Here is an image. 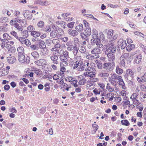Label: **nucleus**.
<instances>
[{"mask_svg": "<svg viewBox=\"0 0 146 146\" xmlns=\"http://www.w3.org/2000/svg\"><path fill=\"white\" fill-rule=\"evenodd\" d=\"M121 76L115 73L113 74H111L109 79V81L112 85L116 86L117 83H118L117 80L118 81L119 79L120 80Z\"/></svg>", "mask_w": 146, "mask_h": 146, "instance_id": "nucleus-1", "label": "nucleus"}, {"mask_svg": "<svg viewBox=\"0 0 146 146\" xmlns=\"http://www.w3.org/2000/svg\"><path fill=\"white\" fill-rule=\"evenodd\" d=\"M134 76V72L130 69L127 70L126 74L124 76L125 80L128 82H130Z\"/></svg>", "mask_w": 146, "mask_h": 146, "instance_id": "nucleus-2", "label": "nucleus"}, {"mask_svg": "<svg viewBox=\"0 0 146 146\" xmlns=\"http://www.w3.org/2000/svg\"><path fill=\"white\" fill-rule=\"evenodd\" d=\"M139 50H138L133 53V56L135 57L134 61L137 64L139 63L142 58V56L139 53Z\"/></svg>", "mask_w": 146, "mask_h": 146, "instance_id": "nucleus-3", "label": "nucleus"}, {"mask_svg": "<svg viewBox=\"0 0 146 146\" xmlns=\"http://www.w3.org/2000/svg\"><path fill=\"white\" fill-rule=\"evenodd\" d=\"M116 47L113 44H109V48L106 50L105 53H114L116 50Z\"/></svg>", "mask_w": 146, "mask_h": 146, "instance_id": "nucleus-4", "label": "nucleus"}, {"mask_svg": "<svg viewBox=\"0 0 146 146\" xmlns=\"http://www.w3.org/2000/svg\"><path fill=\"white\" fill-rule=\"evenodd\" d=\"M91 43L92 45H94L95 44L99 48H101L103 45L101 43L100 39L99 38L97 39L92 38L91 39Z\"/></svg>", "mask_w": 146, "mask_h": 146, "instance_id": "nucleus-5", "label": "nucleus"}, {"mask_svg": "<svg viewBox=\"0 0 146 146\" xmlns=\"http://www.w3.org/2000/svg\"><path fill=\"white\" fill-rule=\"evenodd\" d=\"M103 68L106 69L108 71H111L113 70L114 66L110 63H106L103 64Z\"/></svg>", "mask_w": 146, "mask_h": 146, "instance_id": "nucleus-6", "label": "nucleus"}, {"mask_svg": "<svg viewBox=\"0 0 146 146\" xmlns=\"http://www.w3.org/2000/svg\"><path fill=\"white\" fill-rule=\"evenodd\" d=\"M118 44L119 46H120L122 49H124L125 47L127 46V43L125 40H123L122 38H120L118 42Z\"/></svg>", "mask_w": 146, "mask_h": 146, "instance_id": "nucleus-7", "label": "nucleus"}, {"mask_svg": "<svg viewBox=\"0 0 146 146\" xmlns=\"http://www.w3.org/2000/svg\"><path fill=\"white\" fill-rule=\"evenodd\" d=\"M94 65L95 64L92 63H87L85 70L86 69L88 71L90 72L95 71V69L93 67Z\"/></svg>", "mask_w": 146, "mask_h": 146, "instance_id": "nucleus-8", "label": "nucleus"}, {"mask_svg": "<svg viewBox=\"0 0 146 146\" xmlns=\"http://www.w3.org/2000/svg\"><path fill=\"white\" fill-rule=\"evenodd\" d=\"M56 53H54V55L50 56V58L54 64H58L59 63V60L58 56L56 55Z\"/></svg>", "mask_w": 146, "mask_h": 146, "instance_id": "nucleus-9", "label": "nucleus"}, {"mask_svg": "<svg viewBox=\"0 0 146 146\" xmlns=\"http://www.w3.org/2000/svg\"><path fill=\"white\" fill-rule=\"evenodd\" d=\"M23 16L25 18L28 19H31L32 17V15L31 12L29 11H25L23 12Z\"/></svg>", "mask_w": 146, "mask_h": 146, "instance_id": "nucleus-10", "label": "nucleus"}, {"mask_svg": "<svg viewBox=\"0 0 146 146\" xmlns=\"http://www.w3.org/2000/svg\"><path fill=\"white\" fill-rule=\"evenodd\" d=\"M35 64L38 66L43 65L46 64V60L44 59H41L35 61Z\"/></svg>", "mask_w": 146, "mask_h": 146, "instance_id": "nucleus-11", "label": "nucleus"}, {"mask_svg": "<svg viewBox=\"0 0 146 146\" xmlns=\"http://www.w3.org/2000/svg\"><path fill=\"white\" fill-rule=\"evenodd\" d=\"M98 75L99 77L106 78L109 76V74L105 71L102 70L99 72Z\"/></svg>", "mask_w": 146, "mask_h": 146, "instance_id": "nucleus-12", "label": "nucleus"}, {"mask_svg": "<svg viewBox=\"0 0 146 146\" xmlns=\"http://www.w3.org/2000/svg\"><path fill=\"white\" fill-rule=\"evenodd\" d=\"M89 54L86 56V58L91 60H93L99 58L100 57L99 54Z\"/></svg>", "mask_w": 146, "mask_h": 146, "instance_id": "nucleus-13", "label": "nucleus"}, {"mask_svg": "<svg viewBox=\"0 0 146 146\" xmlns=\"http://www.w3.org/2000/svg\"><path fill=\"white\" fill-rule=\"evenodd\" d=\"M100 48L96 46V47L94 48L91 51V54H100L102 52V50L100 49Z\"/></svg>", "mask_w": 146, "mask_h": 146, "instance_id": "nucleus-14", "label": "nucleus"}, {"mask_svg": "<svg viewBox=\"0 0 146 146\" xmlns=\"http://www.w3.org/2000/svg\"><path fill=\"white\" fill-rule=\"evenodd\" d=\"M68 33L70 35L73 36H77L78 33L76 30L69 29L68 31Z\"/></svg>", "mask_w": 146, "mask_h": 146, "instance_id": "nucleus-15", "label": "nucleus"}, {"mask_svg": "<svg viewBox=\"0 0 146 146\" xmlns=\"http://www.w3.org/2000/svg\"><path fill=\"white\" fill-rule=\"evenodd\" d=\"M25 56L23 53L19 54L18 55V59L21 63H23L25 62Z\"/></svg>", "mask_w": 146, "mask_h": 146, "instance_id": "nucleus-16", "label": "nucleus"}, {"mask_svg": "<svg viewBox=\"0 0 146 146\" xmlns=\"http://www.w3.org/2000/svg\"><path fill=\"white\" fill-rule=\"evenodd\" d=\"M7 60L9 63L12 64L16 61V59L14 56H9L7 58Z\"/></svg>", "mask_w": 146, "mask_h": 146, "instance_id": "nucleus-17", "label": "nucleus"}, {"mask_svg": "<svg viewBox=\"0 0 146 146\" xmlns=\"http://www.w3.org/2000/svg\"><path fill=\"white\" fill-rule=\"evenodd\" d=\"M92 38L97 39L98 38V33L97 31L95 29L92 30Z\"/></svg>", "mask_w": 146, "mask_h": 146, "instance_id": "nucleus-18", "label": "nucleus"}, {"mask_svg": "<svg viewBox=\"0 0 146 146\" xmlns=\"http://www.w3.org/2000/svg\"><path fill=\"white\" fill-rule=\"evenodd\" d=\"M96 73L95 72H85L84 75L88 77H90V78H92L95 76Z\"/></svg>", "mask_w": 146, "mask_h": 146, "instance_id": "nucleus-19", "label": "nucleus"}, {"mask_svg": "<svg viewBox=\"0 0 146 146\" xmlns=\"http://www.w3.org/2000/svg\"><path fill=\"white\" fill-rule=\"evenodd\" d=\"M107 55L109 60L113 61L115 60V55L114 53H105Z\"/></svg>", "mask_w": 146, "mask_h": 146, "instance_id": "nucleus-20", "label": "nucleus"}, {"mask_svg": "<svg viewBox=\"0 0 146 146\" xmlns=\"http://www.w3.org/2000/svg\"><path fill=\"white\" fill-rule=\"evenodd\" d=\"M82 61L81 60H77L74 62V66L73 67V69L74 70L77 68Z\"/></svg>", "mask_w": 146, "mask_h": 146, "instance_id": "nucleus-21", "label": "nucleus"}, {"mask_svg": "<svg viewBox=\"0 0 146 146\" xmlns=\"http://www.w3.org/2000/svg\"><path fill=\"white\" fill-rule=\"evenodd\" d=\"M120 79V80L119 79L117 81L118 82V83L119 85L121 86V87L123 89L125 90V84L121 76Z\"/></svg>", "mask_w": 146, "mask_h": 146, "instance_id": "nucleus-22", "label": "nucleus"}, {"mask_svg": "<svg viewBox=\"0 0 146 146\" xmlns=\"http://www.w3.org/2000/svg\"><path fill=\"white\" fill-rule=\"evenodd\" d=\"M105 31L106 32H108L107 33V37L108 38H110L112 37V35H113V31L112 30H107L106 29L105 30Z\"/></svg>", "mask_w": 146, "mask_h": 146, "instance_id": "nucleus-23", "label": "nucleus"}, {"mask_svg": "<svg viewBox=\"0 0 146 146\" xmlns=\"http://www.w3.org/2000/svg\"><path fill=\"white\" fill-rule=\"evenodd\" d=\"M39 44V46L40 48L44 49L46 47V45L44 42L41 40H39L38 42Z\"/></svg>", "mask_w": 146, "mask_h": 146, "instance_id": "nucleus-24", "label": "nucleus"}, {"mask_svg": "<svg viewBox=\"0 0 146 146\" xmlns=\"http://www.w3.org/2000/svg\"><path fill=\"white\" fill-rule=\"evenodd\" d=\"M85 68V65L83 64V62L81 63L80 65H79L76 70L78 71H82L84 70Z\"/></svg>", "mask_w": 146, "mask_h": 146, "instance_id": "nucleus-25", "label": "nucleus"}, {"mask_svg": "<svg viewBox=\"0 0 146 146\" xmlns=\"http://www.w3.org/2000/svg\"><path fill=\"white\" fill-rule=\"evenodd\" d=\"M135 48V46L133 44L128 45L126 47V50L128 51H130Z\"/></svg>", "mask_w": 146, "mask_h": 146, "instance_id": "nucleus-26", "label": "nucleus"}, {"mask_svg": "<svg viewBox=\"0 0 146 146\" xmlns=\"http://www.w3.org/2000/svg\"><path fill=\"white\" fill-rule=\"evenodd\" d=\"M115 72L118 74L121 75L123 72V70L121 68H120L119 66H117L116 68Z\"/></svg>", "mask_w": 146, "mask_h": 146, "instance_id": "nucleus-27", "label": "nucleus"}, {"mask_svg": "<svg viewBox=\"0 0 146 146\" xmlns=\"http://www.w3.org/2000/svg\"><path fill=\"white\" fill-rule=\"evenodd\" d=\"M31 55L35 59H37L39 57V54L36 51L32 52L31 53Z\"/></svg>", "mask_w": 146, "mask_h": 146, "instance_id": "nucleus-28", "label": "nucleus"}, {"mask_svg": "<svg viewBox=\"0 0 146 146\" xmlns=\"http://www.w3.org/2000/svg\"><path fill=\"white\" fill-rule=\"evenodd\" d=\"M75 29L77 31L81 32L84 29L83 25L82 24H80L79 25L76 26L75 28Z\"/></svg>", "mask_w": 146, "mask_h": 146, "instance_id": "nucleus-29", "label": "nucleus"}, {"mask_svg": "<svg viewBox=\"0 0 146 146\" xmlns=\"http://www.w3.org/2000/svg\"><path fill=\"white\" fill-rule=\"evenodd\" d=\"M31 35L35 37H37L40 35V33L36 31H32L31 32Z\"/></svg>", "mask_w": 146, "mask_h": 146, "instance_id": "nucleus-30", "label": "nucleus"}, {"mask_svg": "<svg viewBox=\"0 0 146 146\" xmlns=\"http://www.w3.org/2000/svg\"><path fill=\"white\" fill-rule=\"evenodd\" d=\"M57 35L56 31L55 30L52 31L50 33V36L51 38H54L57 36Z\"/></svg>", "mask_w": 146, "mask_h": 146, "instance_id": "nucleus-31", "label": "nucleus"}, {"mask_svg": "<svg viewBox=\"0 0 146 146\" xmlns=\"http://www.w3.org/2000/svg\"><path fill=\"white\" fill-rule=\"evenodd\" d=\"M1 43L0 44V45L1 47V48L3 49L4 48L5 46V43H7L9 42V41H6V40H3L2 39L1 40Z\"/></svg>", "mask_w": 146, "mask_h": 146, "instance_id": "nucleus-32", "label": "nucleus"}, {"mask_svg": "<svg viewBox=\"0 0 146 146\" xmlns=\"http://www.w3.org/2000/svg\"><path fill=\"white\" fill-rule=\"evenodd\" d=\"M52 44L54 45V46L58 45V46H61V44L60 43V41L57 39H53L52 40Z\"/></svg>", "mask_w": 146, "mask_h": 146, "instance_id": "nucleus-33", "label": "nucleus"}, {"mask_svg": "<svg viewBox=\"0 0 146 146\" xmlns=\"http://www.w3.org/2000/svg\"><path fill=\"white\" fill-rule=\"evenodd\" d=\"M106 88L110 92H112L114 90L113 87H111L109 83H108L107 85Z\"/></svg>", "mask_w": 146, "mask_h": 146, "instance_id": "nucleus-34", "label": "nucleus"}, {"mask_svg": "<svg viewBox=\"0 0 146 146\" xmlns=\"http://www.w3.org/2000/svg\"><path fill=\"white\" fill-rule=\"evenodd\" d=\"M129 54L128 53L123 54L121 56V58H123L125 60H128L129 58Z\"/></svg>", "mask_w": 146, "mask_h": 146, "instance_id": "nucleus-35", "label": "nucleus"}, {"mask_svg": "<svg viewBox=\"0 0 146 146\" xmlns=\"http://www.w3.org/2000/svg\"><path fill=\"white\" fill-rule=\"evenodd\" d=\"M84 32L88 35L90 36L91 34V29L90 27L87 28L85 29Z\"/></svg>", "mask_w": 146, "mask_h": 146, "instance_id": "nucleus-36", "label": "nucleus"}, {"mask_svg": "<svg viewBox=\"0 0 146 146\" xmlns=\"http://www.w3.org/2000/svg\"><path fill=\"white\" fill-rule=\"evenodd\" d=\"M121 122L122 124L123 125L128 126L130 125V123L126 119H123L121 121Z\"/></svg>", "mask_w": 146, "mask_h": 146, "instance_id": "nucleus-37", "label": "nucleus"}, {"mask_svg": "<svg viewBox=\"0 0 146 146\" xmlns=\"http://www.w3.org/2000/svg\"><path fill=\"white\" fill-rule=\"evenodd\" d=\"M120 60L119 64L121 66V67H124L125 65V60L123 58H121V57L120 58Z\"/></svg>", "mask_w": 146, "mask_h": 146, "instance_id": "nucleus-38", "label": "nucleus"}, {"mask_svg": "<svg viewBox=\"0 0 146 146\" xmlns=\"http://www.w3.org/2000/svg\"><path fill=\"white\" fill-rule=\"evenodd\" d=\"M87 83L86 87L88 89H89L94 84V83L91 81V80H88L87 82Z\"/></svg>", "mask_w": 146, "mask_h": 146, "instance_id": "nucleus-39", "label": "nucleus"}, {"mask_svg": "<svg viewBox=\"0 0 146 146\" xmlns=\"http://www.w3.org/2000/svg\"><path fill=\"white\" fill-rule=\"evenodd\" d=\"M3 37L4 38L3 40H6V41H8L7 40H10L11 37L7 33H4L3 35Z\"/></svg>", "mask_w": 146, "mask_h": 146, "instance_id": "nucleus-40", "label": "nucleus"}, {"mask_svg": "<svg viewBox=\"0 0 146 146\" xmlns=\"http://www.w3.org/2000/svg\"><path fill=\"white\" fill-rule=\"evenodd\" d=\"M9 19L7 17H2L0 18V23H4L8 21Z\"/></svg>", "mask_w": 146, "mask_h": 146, "instance_id": "nucleus-41", "label": "nucleus"}, {"mask_svg": "<svg viewBox=\"0 0 146 146\" xmlns=\"http://www.w3.org/2000/svg\"><path fill=\"white\" fill-rule=\"evenodd\" d=\"M78 52V50L77 46H74V48L73 50L72 51V53L74 56L77 55Z\"/></svg>", "mask_w": 146, "mask_h": 146, "instance_id": "nucleus-42", "label": "nucleus"}, {"mask_svg": "<svg viewBox=\"0 0 146 146\" xmlns=\"http://www.w3.org/2000/svg\"><path fill=\"white\" fill-rule=\"evenodd\" d=\"M22 35L24 38H27L29 36L28 31L26 30H24L23 32Z\"/></svg>", "mask_w": 146, "mask_h": 146, "instance_id": "nucleus-43", "label": "nucleus"}, {"mask_svg": "<svg viewBox=\"0 0 146 146\" xmlns=\"http://www.w3.org/2000/svg\"><path fill=\"white\" fill-rule=\"evenodd\" d=\"M138 95V93H133L131 95L130 98L132 100L134 99H136Z\"/></svg>", "mask_w": 146, "mask_h": 146, "instance_id": "nucleus-44", "label": "nucleus"}, {"mask_svg": "<svg viewBox=\"0 0 146 146\" xmlns=\"http://www.w3.org/2000/svg\"><path fill=\"white\" fill-rule=\"evenodd\" d=\"M136 107L139 109L140 111H142L143 108V106L141 103L139 104L138 105H137Z\"/></svg>", "mask_w": 146, "mask_h": 146, "instance_id": "nucleus-45", "label": "nucleus"}, {"mask_svg": "<svg viewBox=\"0 0 146 146\" xmlns=\"http://www.w3.org/2000/svg\"><path fill=\"white\" fill-rule=\"evenodd\" d=\"M59 58L60 60L62 61H67L68 60L67 57L62 55V54L60 55Z\"/></svg>", "mask_w": 146, "mask_h": 146, "instance_id": "nucleus-46", "label": "nucleus"}, {"mask_svg": "<svg viewBox=\"0 0 146 146\" xmlns=\"http://www.w3.org/2000/svg\"><path fill=\"white\" fill-rule=\"evenodd\" d=\"M37 25L39 27L42 28L44 26V23L43 21H40L38 23Z\"/></svg>", "mask_w": 146, "mask_h": 146, "instance_id": "nucleus-47", "label": "nucleus"}, {"mask_svg": "<svg viewBox=\"0 0 146 146\" xmlns=\"http://www.w3.org/2000/svg\"><path fill=\"white\" fill-rule=\"evenodd\" d=\"M80 35L83 40L86 41L88 40L86 35L84 33H81Z\"/></svg>", "mask_w": 146, "mask_h": 146, "instance_id": "nucleus-48", "label": "nucleus"}, {"mask_svg": "<svg viewBox=\"0 0 146 146\" xmlns=\"http://www.w3.org/2000/svg\"><path fill=\"white\" fill-rule=\"evenodd\" d=\"M79 51L82 53H84L86 51V49L84 47L81 46L79 48H78Z\"/></svg>", "mask_w": 146, "mask_h": 146, "instance_id": "nucleus-49", "label": "nucleus"}, {"mask_svg": "<svg viewBox=\"0 0 146 146\" xmlns=\"http://www.w3.org/2000/svg\"><path fill=\"white\" fill-rule=\"evenodd\" d=\"M86 82V80L85 78H82L80 80L78 83L80 85H83Z\"/></svg>", "mask_w": 146, "mask_h": 146, "instance_id": "nucleus-50", "label": "nucleus"}, {"mask_svg": "<svg viewBox=\"0 0 146 146\" xmlns=\"http://www.w3.org/2000/svg\"><path fill=\"white\" fill-rule=\"evenodd\" d=\"M61 46H58V45L54 46L53 48L50 49V51L52 52H55L57 51L58 48L60 47Z\"/></svg>", "mask_w": 146, "mask_h": 146, "instance_id": "nucleus-51", "label": "nucleus"}, {"mask_svg": "<svg viewBox=\"0 0 146 146\" xmlns=\"http://www.w3.org/2000/svg\"><path fill=\"white\" fill-rule=\"evenodd\" d=\"M11 34L14 36L16 38L18 39L19 37L18 36L17 33L14 31H12L10 33Z\"/></svg>", "mask_w": 146, "mask_h": 146, "instance_id": "nucleus-52", "label": "nucleus"}, {"mask_svg": "<svg viewBox=\"0 0 146 146\" xmlns=\"http://www.w3.org/2000/svg\"><path fill=\"white\" fill-rule=\"evenodd\" d=\"M44 30L47 33L50 32L51 30V26L49 25L46 26L44 28Z\"/></svg>", "mask_w": 146, "mask_h": 146, "instance_id": "nucleus-53", "label": "nucleus"}, {"mask_svg": "<svg viewBox=\"0 0 146 146\" xmlns=\"http://www.w3.org/2000/svg\"><path fill=\"white\" fill-rule=\"evenodd\" d=\"M17 51L19 54L20 53H23L24 52V49L22 46H19L17 48Z\"/></svg>", "mask_w": 146, "mask_h": 146, "instance_id": "nucleus-54", "label": "nucleus"}, {"mask_svg": "<svg viewBox=\"0 0 146 146\" xmlns=\"http://www.w3.org/2000/svg\"><path fill=\"white\" fill-rule=\"evenodd\" d=\"M27 39H25V38H23L21 37H20L18 39L21 42V43L23 44H25V40H26Z\"/></svg>", "mask_w": 146, "mask_h": 146, "instance_id": "nucleus-55", "label": "nucleus"}, {"mask_svg": "<svg viewBox=\"0 0 146 146\" xmlns=\"http://www.w3.org/2000/svg\"><path fill=\"white\" fill-rule=\"evenodd\" d=\"M74 79L73 77L71 76H68L65 79V80L67 81H68L69 82H71L74 80Z\"/></svg>", "mask_w": 146, "mask_h": 146, "instance_id": "nucleus-56", "label": "nucleus"}, {"mask_svg": "<svg viewBox=\"0 0 146 146\" xmlns=\"http://www.w3.org/2000/svg\"><path fill=\"white\" fill-rule=\"evenodd\" d=\"M15 27H16L18 30L19 31L22 30H23V27L21 26H19V24L16 23L15 25Z\"/></svg>", "mask_w": 146, "mask_h": 146, "instance_id": "nucleus-57", "label": "nucleus"}, {"mask_svg": "<svg viewBox=\"0 0 146 146\" xmlns=\"http://www.w3.org/2000/svg\"><path fill=\"white\" fill-rule=\"evenodd\" d=\"M78 82V81L77 80H75L74 78V80H73L71 82V84L74 85V86L76 87L78 86V85L77 83Z\"/></svg>", "mask_w": 146, "mask_h": 146, "instance_id": "nucleus-58", "label": "nucleus"}, {"mask_svg": "<svg viewBox=\"0 0 146 146\" xmlns=\"http://www.w3.org/2000/svg\"><path fill=\"white\" fill-rule=\"evenodd\" d=\"M75 24L74 22H71L70 23H68L67 26L69 28H72L73 27L74 25Z\"/></svg>", "mask_w": 146, "mask_h": 146, "instance_id": "nucleus-59", "label": "nucleus"}, {"mask_svg": "<svg viewBox=\"0 0 146 146\" xmlns=\"http://www.w3.org/2000/svg\"><path fill=\"white\" fill-rule=\"evenodd\" d=\"M74 46H77V44H79V41L78 38L75 37L74 38Z\"/></svg>", "mask_w": 146, "mask_h": 146, "instance_id": "nucleus-60", "label": "nucleus"}, {"mask_svg": "<svg viewBox=\"0 0 146 146\" xmlns=\"http://www.w3.org/2000/svg\"><path fill=\"white\" fill-rule=\"evenodd\" d=\"M74 48V46L73 45H71L68 47H67V50L68 51H71Z\"/></svg>", "mask_w": 146, "mask_h": 146, "instance_id": "nucleus-61", "label": "nucleus"}, {"mask_svg": "<svg viewBox=\"0 0 146 146\" xmlns=\"http://www.w3.org/2000/svg\"><path fill=\"white\" fill-rule=\"evenodd\" d=\"M31 48L33 50H37L38 49V47L36 44L32 45L30 46Z\"/></svg>", "mask_w": 146, "mask_h": 146, "instance_id": "nucleus-62", "label": "nucleus"}, {"mask_svg": "<svg viewBox=\"0 0 146 146\" xmlns=\"http://www.w3.org/2000/svg\"><path fill=\"white\" fill-rule=\"evenodd\" d=\"M141 77L142 79V82H146V72H145L144 74Z\"/></svg>", "mask_w": 146, "mask_h": 146, "instance_id": "nucleus-63", "label": "nucleus"}, {"mask_svg": "<svg viewBox=\"0 0 146 146\" xmlns=\"http://www.w3.org/2000/svg\"><path fill=\"white\" fill-rule=\"evenodd\" d=\"M56 82L59 84H63L64 81L62 78H60L57 80Z\"/></svg>", "mask_w": 146, "mask_h": 146, "instance_id": "nucleus-64", "label": "nucleus"}]
</instances>
